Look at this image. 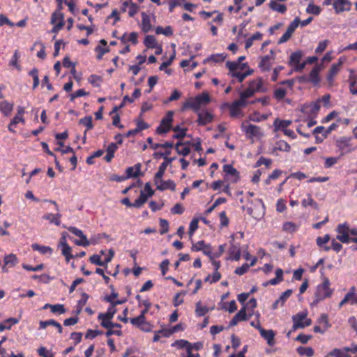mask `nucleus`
<instances>
[{
    "mask_svg": "<svg viewBox=\"0 0 357 357\" xmlns=\"http://www.w3.org/2000/svg\"><path fill=\"white\" fill-rule=\"evenodd\" d=\"M301 204H302L303 206H304V207L312 206L314 208H318L317 203L314 201V199L312 198V196L310 195H307V197L303 199L302 200Z\"/></svg>",
    "mask_w": 357,
    "mask_h": 357,
    "instance_id": "09e8293b",
    "label": "nucleus"
},
{
    "mask_svg": "<svg viewBox=\"0 0 357 357\" xmlns=\"http://www.w3.org/2000/svg\"><path fill=\"white\" fill-rule=\"evenodd\" d=\"M174 158H168L165 157V161L161 163L160 165L157 173L155 174L154 177V183H158L157 181H159L160 178H162L165 172L167 169V167L169 164H170L173 160H174Z\"/></svg>",
    "mask_w": 357,
    "mask_h": 357,
    "instance_id": "2eb2a0df",
    "label": "nucleus"
},
{
    "mask_svg": "<svg viewBox=\"0 0 357 357\" xmlns=\"http://www.w3.org/2000/svg\"><path fill=\"white\" fill-rule=\"evenodd\" d=\"M300 24V20L298 17H296L291 23L288 26L286 31L288 33H290L291 35L293 34V33L294 32V31L296 30V29L298 26Z\"/></svg>",
    "mask_w": 357,
    "mask_h": 357,
    "instance_id": "6e6d98bb",
    "label": "nucleus"
},
{
    "mask_svg": "<svg viewBox=\"0 0 357 357\" xmlns=\"http://www.w3.org/2000/svg\"><path fill=\"white\" fill-rule=\"evenodd\" d=\"M221 278V275L218 271H215L212 275H208L205 278V282H208L210 283H215L218 282Z\"/></svg>",
    "mask_w": 357,
    "mask_h": 357,
    "instance_id": "4d7b16f0",
    "label": "nucleus"
},
{
    "mask_svg": "<svg viewBox=\"0 0 357 357\" xmlns=\"http://www.w3.org/2000/svg\"><path fill=\"white\" fill-rule=\"evenodd\" d=\"M341 67L339 65L333 63L330 70H328L327 75V80L330 84H332L334 81V77L340 72Z\"/></svg>",
    "mask_w": 357,
    "mask_h": 357,
    "instance_id": "7c9ffc66",
    "label": "nucleus"
},
{
    "mask_svg": "<svg viewBox=\"0 0 357 357\" xmlns=\"http://www.w3.org/2000/svg\"><path fill=\"white\" fill-rule=\"evenodd\" d=\"M226 66L229 70V75L231 77L236 78L239 82H242L248 76L253 73V70L251 69L245 70L247 63L227 61Z\"/></svg>",
    "mask_w": 357,
    "mask_h": 357,
    "instance_id": "f257e3e1",
    "label": "nucleus"
},
{
    "mask_svg": "<svg viewBox=\"0 0 357 357\" xmlns=\"http://www.w3.org/2000/svg\"><path fill=\"white\" fill-rule=\"evenodd\" d=\"M68 231L73 234L74 235L79 237L80 238H84V243H78L75 242V244L79 246L87 247L90 245V241L87 239L86 235H84L82 230L75 227H69L68 228Z\"/></svg>",
    "mask_w": 357,
    "mask_h": 357,
    "instance_id": "dca6fc26",
    "label": "nucleus"
},
{
    "mask_svg": "<svg viewBox=\"0 0 357 357\" xmlns=\"http://www.w3.org/2000/svg\"><path fill=\"white\" fill-rule=\"evenodd\" d=\"M155 31L156 34H163L165 36H171L173 35V30L170 26H167L165 28L158 26L155 28Z\"/></svg>",
    "mask_w": 357,
    "mask_h": 357,
    "instance_id": "c03bdc74",
    "label": "nucleus"
},
{
    "mask_svg": "<svg viewBox=\"0 0 357 357\" xmlns=\"http://www.w3.org/2000/svg\"><path fill=\"white\" fill-rule=\"evenodd\" d=\"M268 117V114H261L259 112H254L250 115V119L255 122H260L267 119Z\"/></svg>",
    "mask_w": 357,
    "mask_h": 357,
    "instance_id": "3c124183",
    "label": "nucleus"
},
{
    "mask_svg": "<svg viewBox=\"0 0 357 357\" xmlns=\"http://www.w3.org/2000/svg\"><path fill=\"white\" fill-rule=\"evenodd\" d=\"M331 282L326 277L323 278L322 283L318 284L314 292V298L311 303V305H317L320 301L326 298H330L333 293V289L330 287Z\"/></svg>",
    "mask_w": 357,
    "mask_h": 357,
    "instance_id": "f03ea898",
    "label": "nucleus"
},
{
    "mask_svg": "<svg viewBox=\"0 0 357 357\" xmlns=\"http://www.w3.org/2000/svg\"><path fill=\"white\" fill-rule=\"evenodd\" d=\"M174 131L176 132L175 135H174V138L176 139H182L185 136V130L181 128L179 126H176L174 128Z\"/></svg>",
    "mask_w": 357,
    "mask_h": 357,
    "instance_id": "69168bd1",
    "label": "nucleus"
},
{
    "mask_svg": "<svg viewBox=\"0 0 357 357\" xmlns=\"http://www.w3.org/2000/svg\"><path fill=\"white\" fill-rule=\"evenodd\" d=\"M142 29L144 33H147L152 28L150 17L143 12L142 13Z\"/></svg>",
    "mask_w": 357,
    "mask_h": 357,
    "instance_id": "cd10ccee",
    "label": "nucleus"
},
{
    "mask_svg": "<svg viewBox=\"0 0 357 357\" xmlns=\"http://www.w3.org/2000/svg\"><path fill=\"white\" fill-rule=\"evenodd\" d=\"M247 319V314L245 312V307L241 308L238 312L232 318L230 321L229 326H234L241 321H245Z\"/></svg>",
    "mask_w": 357,
    "mask_h": 357,
    "instance_id": "aec40b11",
    "label": "nucleus"
},
{
    "mask_svg": "<svg viewBox=\"0 0 357 357\" xmlns=\"http://www.w3.org/2000/svg\"><path fill=\"white\" fill-rule=\"evenodd\" d=\"M259 333L261 336L266 340L268 345L273 346L274 344L275 333L273 330H265L262 328H260Z\"/></svg>",
    "mask_w": 357,
    "mask_h": 357,
    "instance_id": "4be33fe9",
    "label": "nucleus"
},
{
    "mask_svg": "<svg viewBox=\"0 0 357 357\" xmlns=\"http://www.w3.org/2000/svg\"><path fill=\"white\" fill-rule=\"evenodd\" d=\"M338 235L336 238L343 243H349L350 238L349 236V227L347 223L340 224L336 229Z\"/></svg>",
    "mask_w": 357,
    "mask_h": 357,
    "instance_id": "9d476101",
    "label": "nucleus"
},
{
    "mask_svg": "<svg viewBox=\"0 0 357 357\" xmlns=\"http://www.w3.org/2000/svg\"><path fill=\"white\" fill-rule=\"evenodd\" d=\"M116 312V307L114 305H111L105 313H100L98 314V318L105 317L107 319H112Z\"/></svg>",
    "mask_w": 357,
    "mask_h": 357,
    "instance_id": "37998d69",
    "label": "nucleus"
},
{
    "mask_svg": "<svg viewBox=\"0 0 357 357\" xmlns=\"http://www.w3.org/2000/svg\"><path fill=\"white\" fill-rule=\"evenodd\" d=\"M306 12L307 13L318 15L321 13V8L318 6H316L314 3H310L308 4V6L306 8Z\"/></svg>",
    "mask_w": 357,
    "mask_h": 357,
    "instance_id": "864d4df0",
    "label": "nucleus"
},
{
    "mask_svg": "<svg viewBox=\"0 0 357 357\" xmlns=\"http://www.w3.org/2000/svg\"><path fill=\"white\" fill-rule=\"evenodd\" d=\"M262 38V34L260 32H257L253 34L251 37L245 40V49L250 48L255 40H260Z\"/></svg>",
    "mask_w": 357,
    "mask_h": 357,
    "instance_id": "ea45409f",
    "label": "nucleus"
},
{
    "mask_svg": "<svg viewBox=\"0 0 357 357\" xmlns=\"http://www.w3.org/2000/svg\"><path fill=\"white\" fill-rule=\"evenodd\" d=\"M307 311L300 312L292 317L293 323H296V326H300L303 328L308 326L312 324V320L307 318Z\"/></svg>",
    "mask_w": 357,
    "mask_h": 357,
    "instance_id": "1a4fd4ad",
    "label": "nucleus"
},
{
    "mask_svg": "<svg viewBox=\"0 0 357 357\" xmlns=\"http://www.w3.org/2000/svg\"><path fill=\"white\" fill-rule=\"evenodd\" d=\"M13 109V103L9 102L7 100L0 101V112L6 116L10 115Z\"/></svg>",
    "mask_w": 357,
    "mask_h": 357,
    "instance_id": "bb28decb",
    "label": "nucleus"
},
{
    "mask_svg": "<svg viewBox=\"0 0 357 357\" xmlns=\"http://www.w3.org/2000/svg\"><path fill=\"white\" fill-rule=\"evenodd\" d=\"M17 258L15 255L10 254L6 255L4 257V264L5 266H9L10 267H13L17 264Z\"/></svg>",
    "mask_w": 357,
    "mask_h": 357,
    "instance_id": "4c0bfd02",
    "label": "nucleus"
},
{
    "mask_svg": "<svg viewBox=\"0 0 357 357\" xmlns=\"http://www.w3.org/2000/svg\"><path fill=\"white\" fill-rule=\"evenodd\" d=\"M337 146L342 151V154L351 152L355 149V148L351 146L349 139L346 137L337 140Z\"/></svg>",
    "mask_w": 357,
    "mask_h": 357,
    "instance_id": "a211bd4d",
    "label": "nucleus"
},
{
    "mask_svg": "<svg viewBox=\"0 0 357 357\" xmlns=\"http://www.w3.org/2000/svg\"><path fill=\"white\" fill-rule=\"evenodd\" d=\"M330 241V235L326 234L324 236H319L316 239L317 245L320 248L326 245Z\"/></svg>",
    "mask_w": 357,
    "mask_h": 357,
    "instance_id": "13d9d810",
    "label": "nucleus"
},
{
    "mask_svg": "<svg viewBox=\"0 0 357 357\" xmlns=\"http://www.w3.org/2000/svg\"><path fill=\"white\" fill-rule=\"evenodd\" d=\"M89 260L91 264H96L98 266H105V262L102 260H101L100 256L98 255H92L90 257Z\"/></svg>",
    "mask_w": 357,
    "mask_h": 357,
    "instance_id": "0e129e2a",
    "label": "nucleus"
},
{
    "mask_svg": "<svg viewBox=\"0 0 357 357\" xmlns=\"http://www.w3.org/2000/svg\"><path fill=\"white\" fill-rule=\"evenodd\" d=\"M141 164L137 163L133 167H130L126 169V178H136L138 177L141 174Z\"/></svg>",
    "mask_w": 357,
    "mask_h": 357,
    "instance_id": "b1692460",
    "label": "nucleus"
},
{
    "mask_svg": "<svg viewBox=\"0 0 357 357\" xmlns=\"http://www.w3.org/2000/svg\"><path fill=\"white\" fill-rule=\"evenodd\" d=\"M20 58V54L17 50H15L10 62L9 65L16 68L17 70H20V66L18 64V60Z\"/></svg>",
    "mask_w": 357,
    "mask_h": 357,
    "instance_id": "8fccbe9b",
    "label": "nucleus"
},
{
    "mask_svg": "<svg viewBox=\"0 0 357 357\" xmlns=\"http://www.w3.org/2000/svg\"><path fill=\"white\" fill-rule=\"evenodd\" d=\"M303 56L302 51H296L293 52L289 57V65L294 68L296 72H302L305 67V63H301V61Z\"/></svg>",
    "mask_w": 357,
    "mask_h": 357,
    "instance_id": "39448f33",
    "label": "nucleus"
},
{
    "mask_svg": "<svg viewBox=\"0 0 357 357\" xmlns=\"http://www.w3.org/2000/svg\"><path fill=\"white\" fill-rule=\"evenodd\" d=\"M101 321L100 325L108 329L109 328H121V326L119 324H115L111 321V319H107L105 317L98 318Z\"/></svg>",
    "mask_w": 357,
    "mask_h": 357,
    "instance_id": "72a5a7b5",
    "label": "nucleus"
},
{
    "mask_svg": "<svg viewBox=\"0 0 357 357\" xmlns=\"http://www.w3.org/2000/svg\"><path fill=\"white\" fill-rule=\"evenodd\" d=\"M79 124L84 126L86 128V131L93 128L92 117L90 116H85L79 119Z\"/></svg>",
    "mask_w": 357,
    "mask_h": 357,
    "instance_id": "603ef678",
    "label": "nucleus"
},
{
    "mask_svg": "<svg viewBox=\"0 0 357 357\" xmlns=\"http://www.w3.org/2000/svg\"><path fill=\"white\" fill-rule=\"evenodd\" d=\"M171 335V332L167 329L159 330L155 332L153 341L158 342L160 340V337H167Z\"/></svg>",
    "mask_w": 357,
    "mask_h": 357,
    "instance_id": "de8ad7c7",
    "label": "nucleus"
},
{
    "mask_svg": "<svg viewBox=\"0 0 357 357\" xmlns=\"http://www.w3.org/2000/svg\"><path fill=\"white\" fill-rule=\"evenodd\" d=\"M31 248L33 250L38 251L43 255H51L52 253V249L49 246L40 245L39 244L34 243L31 245Z\"/></svg>",
    "mask_w": 357,
    "mask_h": 357,
    "instance_id": "473e14b6",
    "label": "nucleus"
},
{
    "mask_svg": "<svg viewBox=\"0 0 357 357\" xmlns=\"http://www.w3.org/2000/svg\"><path fill=\"white\" fill-rule=\"evenodd\" d=\"M45 202H49L52 203L54 206L55 210L56 211H59V206L55 201L45 200ZM61 216L62 215L59 212H58L55 214L52 213H47L45 215H43L42 218L43 220H47L50 224H53L56 226H59L61 225Z\"/></svg>",
    "mask_w": 357,
    "mask_h": 357,
    "instance_id": "423d86ee",
    "label": "nucleus"
},
{
    "mask_svg": "<svg viewBox=\"0 0 357 357\" xmlns=\"http://www.w3.org/2000/svg\"><path fill=\"white\" fill-rule=\"evenodd\" d=\"M71 252H72V249L68 245V244H65V245L61 246L62 255L66 257L67 262H69L71 259H73L75 257L71 254Z\"/></svg>",
    "mask_w": 357,
    "mask_h": 357,
    "instance_id": "a18cd8bd",
    "label": "nucleus"
},
{
    "mask_svg": "<svg viewBox=\"0 0 357 357\" xmlns=\"http://www.w3.org/2000/svg\"><path fill=\"white\" fill-rule=\"evenodd\" d=\"M222 109L227 108L229 110V114L231 117H237L241 114V108L236 103L235 100L231 102H225L222 105Z\"/></svg>",
    "mask_w": 357,
    "mask_h": 357,
    "instance_id": "4468645a",
    "label": "nucleus"
},
{
    "mask_svg": "<svg viewBox=\"0 0 357 357\" xmlns=\"http://www.w3.org/2000/svg\"><path fill=\"white\" fill-rule=\"evenodd\" d=\"M328 44H329L328 40H324L322 41H320L319 43L318 46L315 49V52L317 54H320V53L323 52L326 50V48L327 47Z\"/></svg>",
    "mask_w": 357,
    "mask_h": 357,
    "instance_id": "680f3d73",
    "label": "nucleus"
},
{
    "mask_svg": "<svg viewBox=\"0 0 357 357\" xmlns=\"http://www.w3.org/2000/svg\"><path fill=\"white\" fill-rule=\"evenodd\" d=\"M296 351L301 356H306L307 357H312L314 355V350L312 347H298L296 349Z\"/></svg>",
    "mask_w": 357,
    "mask_h": 357,
    "instance_id": "79ce46f5",
    "label": "nucleus"
},
{
    "mask_svg": "<svg viewBox=\"0 0 357 357\" xmlns=\"http://www.w3.org/2000/svg\"><path fill=\"white\" fill-rule=\"evenodd\" d=\"M295 84L294 79H286L280 82L279 86L274 90L273 96L278 100H282L289 91H291Z\"/></svg>",
    "mask_w": 357,
    "mask_h": 357,
    "instance_id": "20e7f679",
    "label": "nucleus"
},
{
    "mask_svg": "<svg viewBox=\"0 0 357 357\" xmlns=\"http://www.w3.org/2000/svg\"><path fill=\"white\" fill-rule=\"evenodd\" d=\"M210 102V96L206 93H202L194 98H190L182 105L181 111L192 109L195 112H200L202 106H205Z\"/></svg>",
    "mask_w": 357,
    "mask_h": 357,
    "instance_id": "7ed1b4c3",
    "label": "nucleus"
},
{
    "mask_svg": "<svg viewBox=\"0 0 357 357\" xmlns=\"http://www.w3.org/2000/svg\"><path fill=\"white\" fill-rule=\"evenodd\" d=\"M271 59L272 57L270 55H266L261 57V61L259 63V68L261 72H266L271 70Z\"/></svg>",
    "mask_w": 357,
    "mask_h": 357,
    "instance_id": "412c9836",
    "label": "nucleus"
},
{
    "mask_svg": "<svg viewBox=\"0 0 357 357\" xmlns=\"http://www.w3.org/2000/svg\"><path fill=\"white\" fill-rule=\"evenodd\" d=\"M283 280V271L278 268L275 271V278L268 280L271 285H276Z\"/></svg>",
    "mask_w": 357,
    "mask_h": 357,
    "instance_id": "a19ab883",
    "label": "nucleus"
},
{
    "mask_svg": "<svg viewBox=\"0 0 357 357\" xmlns=\"http://www.w3.org/2000/svg\"><path fill=\"white\" fill-rule=\"evenodd\" d=\"M209 311L208 307L202 305L200 301L196 303L195 314L197 317H203Z\"/></svg>",
    "mask_w": 357,
    "mask_h": 357,
    "instance_id": "58836bf2",
    "label": "nucleus"
},
{
    "mask_svg": "<svg viewBox=\"0 0 357 357\" xmlns=\"http://www.w3.org/2000/svg\"><path fill=\"white\" fill-rule=\"evenodd\" d=\"M157 182L158 183H155V184L157 185V189L160 191L166 190L174 191L176 189V184L172 180L162 181L161 178L159 181H157Z\"/></svg>",
    "mask_w": 357,
    "mask_h": 357,
    "instance_id": "f3484780",
    "label": "nucleus"
},
{
    "mask_svg": "<svg viewBox=\"0 0 357 357\" xmlns=\"http://www.w3.org/2000/svg\"><path fill=\"white\" fill-rule=\"evenodd\" d=\"M58 22H63V16L61 13H54L52 15L51 23L56 24Z\"/></svg>",
    "mask_w": 357,
    "mask_h": 357,
    "instance_id": "bf43d9fd",
    "label": "nucleus"
},
{
    "mask_svg": "<svg viewBox=\"0 0 357 357\" xmlns=\"http://www.w3.org/2000/svg\"><path fill=\"white\" fill-rule=\"evenodd\" d=\"M223 172L225 173L224 179L229 183H234L239 179L238 171L231 165H224Z\"/></svg>",
    "mask_w": 357,
    "mask_h": 357,
    "instance_id": "0eeeda50",
    "label": "nucleus"
},
{
    "mask_svg": "<svg viewBox=\"0 0 357 357\" xmlns=\"http://www.w3.org/2000/svg\"><path fill=\"white\" fill-rule=\"evenodd\" d=\"M130 321L132 325L138 327L145 332L151 331L150 324L146 321L145 317H142V315H139L137 317L132 318Z\"/></svg>",
    "mask_w": 357,
    "mask_h": 357,
    "instance_id": "f8f14e48",
    "label": "nucleus"
},
{
    "mask_svg": "<svg viewBox=\"0 0 357 357\" xmlns=\"http://www.w3.org/2000/svg\"><path fill=\"white\" fill-rule=\"evenodd\" d=\"M226 58V54L224 53L222 54H216L211 55L208 60V61H213L215 63L222 62Z\"/></svg>",
    "mask_w": 357,
    "mask_h": 357,
    "instance_id": "052dcab7",
    "label": "nucleus"
},
{
    "mask_svg": "<svg viewBox=\"0 0 357 357\" xmlns=\"http://www.w3.org/2000/svg\"><path fill=\"white\" fill-rule=\"evenodd\" d=\"M242 130L245 132L249 138L259 137L262 135L260 128L252 124H242Z\"/></svg>",
    "mask_w": 357,
    "mask_h": 357,
    "instance_id": "9b49d317",
    "label": "nucleus"
},
{
    "mask_svg": "<svg viewBox=\"0 0 357 357\" xmlns=\"http://www.w3.org/2000/svg\"><path fill=\"white\" fill-rule=\"evenodd\" d=\"M349 91L354 95H357V82L355 78L349 77Z\"/></svg>",
    "mask_w": 357,
    "mask_h": 357,
    "instance_id": "774afa93",
    "label": "nucleus"
},
{
    "mask_svg": "<svg viewBox=\"0 0 357 357\" xmlns=\"http://www.w3.org/2000/svg\"><path fill=\"white\" fill-rule=\"evenodd\" d=\"M148 199L149 197L146 195L144 191H141L139 197L133 202V207L137 208L142 207L147 202Z\"/></svg>",
    "mask_w": 357,
    "mask_h": 357,
    "instance_id": "f704fd0d",
    "label": "nucleus"
},
{
    "mask_svg": "<svg viewBox=\"0 0 357 357\" xmlns=\"http://www.w3.org/2000/svg\"><path fill=\"white\" fill-rule=\"evenodd\" d=\"M88 81L93 86L98 87L100 85L102 79L100 76L97 75H91L88 78Z\"/></svg>",
    "mask_w": 357,
    "mask_h": 357,
    "instance_id": "5fc2aeb1",
    "label": "nucleus"
},
{
    "mask_svg": "<svg viewBox=\"0 0 357 357\" xmlns=\"http://www.w3.org/2000/svg\"><path fill=\"white\" fill-rule=\"evenodd\" d=\"M199 125L205 126L213 121V115L208 111H202L197 112Z\"/></svg>",
    "mask_w": 357,
    "mask_h": 357,
    "instance_id": "6ab92c4d",
    "label": "nucleus"
},
{
    "mask_svg": "<svg viewBox=\"0 0 357 357\" xmlns=\"http://www.w3.org/2000/svg\"><path fill=\"white\" fill-rule=\"evenodd\" d=\"M269 7L274 11H277L280 13H284L287 11V7L284 4L279 3L275 0L271 1L269 3Z\"/></svg>",
    "mask_w": 357,
    "mask_h": 357,
    "instance_id": "2f4dec72",
    "label": "nucleus"
},
{
    "mask_svg": "<svg viewBox=\"0 0 357 357\" xmlns=\"http://www.w3.org/2000/svg\"><path fill=\"white\" fill-rule=\"evenodd\" d=\"M19 321V319L13 317L6 319L3 322L0 323V332L4 330H10L12 326L17 324Z\"/></svg>",
    "mask_w": 357,
    "mask_h": 357,
    "instance_id": "c756f323",
    "label": "nucleus"
},
{
    "mask_svg": "<svg viewBox=\"0 0 357 357\" xmlns=\"http://www.w3.org/2000/svg\"><path fill=\"white\" fill-rule=\"evenodd\" d=\"M347 353L344 351V347L342 349H334L331 351L328 356H333V357H344V354Z\"/></svg>",
    "mask_w": 357,
    "mask_h": 357,
    "instance_id": "338daca9",
    "label": "nucleus"
},
{
    "mask_svg": "<svg viewBox=\"0 0 357 357\" xmlns=\"http://www.w3.org/2000/svg\"><path fill=\"white\" fill-rule=\"evenodd\" d=\"M291 124V121L290 120H280L279 119H276L274 121L273 126L275 131L282 130L284 132Z\"/></svg>",
    "mask_w": 357,
    "mask_h": 357,
    "instance_id": "393cba45",
    "label": "nucleus"
},
{
    "mask_svg": "<svg viewBox=\"0 0 357 357\" xmlns=\"http://www.w3.org/2000/svg\"><path fill=\"white\" fill-rule=\"evenodd\" d=\"M347 294H345L344 298L340 302L338 307L341 308L347 303H349L350 305L357 304V295L356 296H350L348 298Z\"/></svg>",
    "mask_w": 357,
    "mask_h": 357,
    "instance_id": "e433bc0d",
    "label": "nucleus"
},
{
    "mask_svg": "<svg viewBox=\"0 0 357 357\" xmlns=\"http://www.w3.org/2000/svg\"><path fill=\"white\" fill-rule=\"evenodd\" d=\"M175 149L178 154L182 155L183 156H186L190 153V147L184 145L181 142H178L176 144Z\"/></svg>",
    "mask_w": 357,
    "mask_h": 357,
    "instance_id": "c9c22d12",
    "label": "nucleus"
},
{
    "mask_svg": "<svg viewBox=\"0 0 357 357\" xmlns=\"http://www.w3.org/2000/svg\"><path fill=\"white\" fill-rule=\"evenodd\" d=\"M229 257L231 260L238 261L241 258V251L239 245L231 244L229 250Z\"/></svg>",
    "mask_w": 357,
    "mask_h": 357,
    "instance_id": "5701e85b",
    "label": "nucleus"
},
{
    "mask_svg": "<svg viewBox=\"0 0 357 357\" xmlns=\"http://www.w3.org/2000/svg\"><path fill=\"white\" fill-rule=\"evenodd\" d=\"M173 111H169L165 116L162 119L160 126L157 128L158 134L167 133L171 128V123L173 121Z\"/></svg>",
    "mask_w": 357,
    "mask_h": 357,
    "instance_id": "6e6552de",
    "label": "nucleus"
},
{
    "mask_svg": "<svg viewBox=\"0 0 357 357\" xmlns=\"http://www.w3.org/2000/svg\"><path fill=\"white\" fill-rule=\"evenodd\" d=\"M290 149V145L287 142L283 140H280L275 143L273 149L272 153H275L276 151L289 152Z\"/></svg>",
    "mask_w": 357,
    "mask_h": 357,
    "instance_id": "c85d7f7f",
    "label": "nucleus"
},
{
    "mask_svg": "<svg viewBox=\"0 0 357 357\" xmlns=\"http://www.w3.org/2000/svg\"><path fill=\"white\" fill-rule=\"evenodd\" d=\"M321 67L319 66H315L309 75V81L314 84H318L320 81L319 72Z\"/></svg>",
    "mask_w": 357,
    "mask_h": 357,
    "instance_id": "a878e982",
    "label": "nucleus"
},
{
    "mask_svg": "<svg viewBox=\"0 0 357 357\" xmlns=\"http://www.w3.org/2000/svg\"><path fill=\"white\" fill-rule=\"evenodd\" d=\"M248 88H250L255 93L258 92H265L266 88L264 86L261 77H257L249 82Z\"/></svg>",
    "mask_w": 357,
    "mask_h": 357,
    "instance_id": "ddd939ff",
    "label": "nucleus"
},
{
    "mask_svg": "<svg viewBox=\"0 0 357 357\" xmlns=\"http://www.w3.org/2000/svg\"><path fill=\"white\" fill-rule=\"evenodd\" d=\"M144 43L148 48H154L158 45L156 38L152 35L146 36L144 38Z\"/></svg>",
    "mask_w": 357,
    "mask_h": 357,
    "instance_id": "49530a36",
    "label": "nucleus"
},
{
    "mask_svg": "<svg viewBox=\"0 0 357 357\" xmlns=\"http://www.w3.org/2000/svg\"><path fill=\"white\" fill-rule=\"evenodd\" d=\"M198 223H199V219L198 218H193L192 221L190 223L189 227V235L192 236L195 233V231L198 228Z\"/></svg>",
    "mask_w": 357,
    "mask_h": 357,
    "instance_id": "e2e57ef3",
    "label": "nucleus"
}]
</instances>
